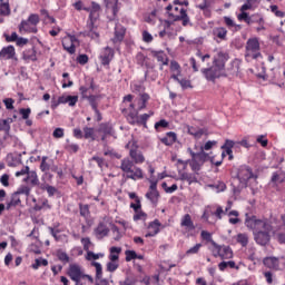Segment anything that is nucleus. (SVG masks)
I'll list each match as a JSON object with an SVG mask.
<instances>
[{
    "mask_svg": "<svg viewBox=\"0 0 285 285\" xmlns=\"http://www.w3.org/2000/svg\"><path fill=\"white\" fill-rule=\"evenodd\" d=\"M230 59V56L226 51H217L213 57V62L210 67L202 68L200 72L206 79V81H210L215 83L217 79H222V77H226V62Z\"/></svg>",
    "mask_w": 285,
    "mask_h": 285,
    "instance_id": "nucleus-3",
    "label": "nucleus"
},
{
    "mask_svg": "<svg viewBox=\"0 0 285 285\" xmlns=\"http://www.w3.org/2000/svg\"><path fill=\"white\" fill-rule=\"evenodd\" d=\"M0 57H3V59H14V61H17V51L14 46L9 45L3 47L0 51Z\"/></svg>",
    "mask_w": 285,
    "mask_h": 285,
    "instance_id": "nucleus-21",
    "label": "nucleus"
},
{
    "mask_svg": "<svg viewBox=\"0 0 285 285\" xmlns=\"http://www.w3.org/2000/svg\"><path fill=\"white\" fill-rule=\"evenodd\" d=\"M65 150L70 154L79 153V146L75 142H70V139H66Z\"/></svg>",
    "mask_w": 285,
    "mask_h": 285,
    "instance_id": "nucleus-43",
    "label": "nucleus"
},
{
    "mask_svg": "<svg viewBox=\"0 0 285 285\" xmlns=\"http://www.w3.org/2000/svg\"><path fill=\"white\" fill-rule=\"evenodd\" d=\"M246 57L252 59H259L262 52H259V40L257 38H249L246 42Z\"/></svg>",
    "mask_w": 285,
    "mask_h": 285,
    "instance_id": "nucleus-7",
    "label": "nucleus"
},
{
    "mask_svg": "<svg viewBox=\"0 0 285 285\" xmlns=\"http://www.w3.org/2000/svg\"><path fill=\"white\" fill-rule=\"evenodd\" d=\"M125 37H126V27L117 23L115 26L114 38L111 39L112 43H121Z\"/></svg>",
    "mask_w": 285,
    "mask_h": 285,
    "instance_id": "nucleus-14",
    "label": "nucleus"
},
{
    "mask_svg": "<svg viewBox=\"0 0 285 285\" xmlns=\"http://www.w3.org/2000/svg\"><path fill=\"white\" fill-rule=\"evenodd\" d=\"M252 23H258V24L264 23V17H262V14L259 13H254L249 16V26H252Z\"/></svg>",
    "mask_w": 285,
    "mask_h": 285,
    "instance_id": "nucleus-54",
    "label": "nucleus"
},
{
    "mask_svg": "<svg viewBox=\"0 0 285 285\" xmlns=\"http://www.w3.org/2000/svg\"><path fill=\"white\" fill-rule=\"evenodd\" d=\"M107 10L112 12L114 17H117L119 12V0H105Z\"/></svg>",
    "mask_w": 285,
    "mask_h": 285,
    "instance_id": "nucleus-29",
    "label": "nucleus"
},
{
    "mask_svg": "<svg viewBox=\"0 0 285 285\" xmlns=\"http://www.w3.org/2000/svg\"><path fill=\"white\" fill-rule=\"evenodd\" d=\"M159 228H161V223L159 219H155L148 225V233L145 235V237H155L156 235H159Z\"/></svg>",
    "mask_w": 285,
    "mask_h": 285,
    "instance_id": "nucleus-22",
    "label": "nucleus"
},
{
    "mask_svg": "<svg viewBox=\"0 0 285 285\" xmlns=\"http://www.w3.org/2000/svg\"><path fill=\"white\" fill-rule=\"evenodd\" d=\"M22 59L26 63H30V61H37V47L35 45H30L22 51Z\"/></svg>",
    "mask_w": 285,
    "mask_h": 285,
    "instance_id": "nucleus-12",
    "label": "nucleus"
},
{
    "mask_svg": "<svg viewBox=\"0 0 285 285\" xmlns=\"http://www.w3.org/2000/svg\"><path fill=\"white\" fill-rule=\"evenodd\" d=\"M188 153L191 158L198 160L200 164H204L208 159V154H206L204 149L199 153H195L193 149L188 148Z\"/></svg>",
    "mask_w": 285,
    "mask_h": 285,
    "instance_id": "nucleus-28",
    "label": "nucleus"
},
{
    "mask_svg": "<svg viewBox=\"0 0 285 285\" xmlns=\"http://www.w3.org/2000/svg\"><path fill=\"white\" fill-rule=\"evenodd\" d=\"M214 37H217L220 41H228V30L224 27H216L213 30Z\"/></svg>",
    "mask_w": 285,
    "mask_h": 285,
    "instance_id": "nucleus-27",
    "label": "nucleus"
},
{
    "mask_svg": "<svg viewBox=\"0 0 285 285\" xmlns=\"http://www.w3.org/2000/svg\"><path fill=\"white\" fill-rule=\"evenodd\" d=\"M126 148L129 149V157H126L120 163V170L124 173L126 179H144V170L140 167H137L139 164L146 161L144 153L139 150L137 142L127 144Z\"/></svg>",
    "mask_w": 285,
    "mask_h": 285,
    "instance_id": "nucleus-1",
    "label": "nucleus"
},
{
    "mask_svg": "<svg viewBox=\"0 0 285 285\" xmlns=\"http://www.w3.org/2000/svg\"><path fill=\"white\" fill-rule=\"evenodd\" d=\"M224 22L225 24L227 26V28H229V30H234L237 31V30H242V24H237L235 23V20H233L230 17H224Z\"/></svg>",
    "mask_w": 285,
    "mask_h": 285,
    "instance_id": "nucleus-42",
    "label": "nucleus"
},
{
    "mask_svg": "<svg viewBox=\"0 0 285 285\" xmlns=\"http://www.w3.org/2000/svg\"><path fill=\"white\" fill-rule=\"evenodd\" d=\"M27 21H29L30 26H32L33 28H37V26H39V21H41V19L39 18V14L30 13Z\"/></svg>",
    "mask_w": 285,
    "mask_h": 285,
    "instance_id": "nucleus-51",
    "label": "nucleus"
},
{
    "mask_svg": "<svg viewBox=\"0 0 285 285\" xmlns=\"http://www.w3.org/2000/svg\"><path fill=\"white\" fill-rule=\"evenodd\" d=\"M263 264H264V267L269 268V271H282L278 257H275V256L264 257Z\"/></svg>",
    "mask_w": 285,
    "mask_h": 285,
    "instance_id": "nucleus-13",
    "label": "nucleus"
},
{
    "mask_svg": "<svg viewBox=\"0 0 285 285\" xmlns=\"http://www.w3.org/2000/svg\"><path fill=\"white\" fill-rule=\"evenodd\" d=\"M131 92H135V95H139V97H141V95H147L146 94V86H144L141 82H134L131 86Z\"/></svg>",
    "mask_w": 285,
    "mask_h": 285,
    "instance_id": "nucleus-34",
    "label": "nucleus"
},
{
    "mask_svg": "<svg viewBox=\"0 0 285 285\" xmlns=\"http://www.w3.org/2000/svg\"><path fill=\"white\" fill-rule=\"evenodd\" d=\"M83 137H85V139H92V141H95V128L85 127L83 128Z\"/></svg>",
    "mask_w": 285,
    "mask_h": 285,
    "instance_id": "nucleus-55",
    "label": "nucleus"
},
{
    "mask_svg": "<svg viewBox=\"0 0 285 285\" xmlns=\"http://www.w3.org/2000/svg\"><path fill=\"white\" fill-rule=\"evenodd\" d=\"M188 164H190V159H187V160L177 159L176 166L178 168V171L183 170V173H186V168H188Z\"/></svg>",
    "mask_w": 285,
    "mask_h": 285,
    "instance_id": "nucleus-57",
    "label": "nucleus"
},
{
    "mask_svg": "<svg viewBox=\"0 0 285 285\" xmlns=\"http://www.w3.org/2000/svg\"><path fill=\"white\" fill-rule=\"evenodd\" d=\"M189 166H190L193 173L198 175L199 171L202 170V166H204V164L199 163V160H197V158H191V159H189Z\"/></svg>",
    "mask_w": 285,
    "mask_h": 285,
    "instance_id": "nucleus-39",
    "label": "nucleus"
},
{
    "mask_svg": "<svg viewBox=\"0 0 285 285\" xmlns=\"http://www.w3.org/2000/svg\"><path fill=\"white\" fill-rule=\"evenodd\" d=\"M245 226L248 230H253L254 242L258 246H268L271 244V232L273 230V225L268 219H258L257 216L245 214Z\"/></svg>",
    "mask_w": 285,
    "mask_h": 285,
    "instance_id": "nucleus-2",
    "label": "nucleus"
},
{
    "mask_svg": "<svg viewBox=\"0 0 285 285\" xmlns=\"http://www.w3.org/2000/svg\"><path fill=\"white\" fill-rule=\"evenodd\" d=\"M16 194H18V196L20 195H26V197L30 196V187L28 186H20L17 191H14Z\"/></svg>",
    "mask_w": 285,
    "mask_h": 285,
    "instance_id": "nucleus-61",
    "label": "nucleus"
},
{
    "mask_svg": "<svg viewBox=\"0 0 285 285\" xmlns=\"http://www.w3.org/2000/svg\"><path fill=\"white\" fill-rule=\"evenodd\" d=\"M180 226L186 228V230H195V223H193V217H190V214H185L183 216Z\"/></svg>",
    "mask_w": 285,
    "mask_h": 285,
    "instance_id": "nucleus-26",
    "label": "nucleus"
},
{
    "mask_svg": "<svg viewBox=\"0 0 285 285\" xmlns=\"http://www.w3.org/2000/svg\"><path fill=\"white\" fill-rule=\"evenodd\" d=\"M208 188H213L215 193H224V190H226V183L217 180L215 184L208 185Z\"/></svg>",
    "mask_w": 285,
    "mask_h": 285,
    "instance_id": "nucleus-40",
    "label": "nucleus"
},
{
    "mask_svg": "<svg viewBox=\"0 0 285 285\" xmlns=\"http://www.w3.org/2000/svg\"><path fill=\"white\" fill-rule=\"evenodd\" d=\"M110 233V228L104 222H100L97 227L94 229V235H96L97 239H104V237H108Z\"/></svg>",
    "mask_w": 285,
    "mask_h": 285,
    "instance_id": "nucleus-15",
    "label": "nucleus"
},
{
    "mask_svg": "<svg viewBox=\"0 0 285 285\" xmlns=\"http://www.w3.org/2000/svg\"><path fill=\"white\" fill-rule=\"evenodd\" d=\"M24 181L31 184L32 186H39V176H37V171H29L27 173V177Z\"/></svg>",
    "mask_w": 285,
    "mask_h": 285,
    "instance_id": "nucleus-36",
    "label": "nucleus"
},
{
    "mask_svg": "<svg viewBox=\"0 0 285 285\" xmlns=\"http://www.w3.org/2000/svg\"><path fill=\"white\" fill-rule=\"evenodd\" d=\"M0 17H10V0H0Z\"/></svg>",
    "mask_w": 285,
    "mask_h": 285,
    "instance_id": "nucleus-31",
    "label": "nucleus"
},
{
    "mask_svg": "<svg viewBox=\"0 0 285 285\" xmlns=\"http://www.w3.org/2000/svg\"><path fill=\"white\" fill-rule=\"evenodd\" d=\"M119 253H121V247H111L109 262H119Z\"/></svg>",
    "mask_w": 285,
    "mask_h": 285,
    "instance_id": "nucleus-45",
    "label": "nucleus"
},
{
    "mask_svg": "<svg viewBox=\"0 0 285 285\" xmlns=\"http://www.w3.org/2000/svg\"><path fill=\"white\" fill-rule=\"evenodd\" d=\"M212 246L215 248L213 252L214 257H220V259H233V249L230 246H222L215 242H212Z\"/></svg>",
    "mask_w": 285,
    "mask_h": 285,
    "instance_id": "nucleus-8",
    "label": "nucleus"
},
{
    "mask_svg": "<svg viewBox=\"0 0 285 285\" xmlns=\"http://www.w3.org/2000/svg\"><path fill=\"white\" fill-rule=\"evenodd\" d=\"M271 181H272V184H284V181H285V171L284 170L274 171L272 174Z\"/></svg>",
    "mask_w": 285,
    "mask_h": 285,
    "instance_id": "nucleus-32",
    "label": "nucleus"
},
{
    "mask_svg": "<svg viewBox=\"0 0 285 285\" xmlns=\"http://www.w3.org/2000/svg\"><path fill=\"white\" fill-rule=\"evenodd\" d=\"M160 141L165 146H173L177 141V134L175 131H169L160 139Z\"/></svg>",
    "mask_w": 285,
    "mask_h": 285,
    "instance_id": "nucleus-30",
    "label": "nucleus"
},
{
    "mask_svg": "<svg viewBox=\"0 0 285 285\" xmlns=\"http://www.w3.org/2000/svg\"><path fill=\"white\" fill-rule=\"evenodd\" d=\"M119 268V262L109 261L107 263V271L108 273H115Z\"/></svg>",
    "mask_w": 285,
    "mask_h": 285,
    "instance_id": "nucleus-62",
    "label": "nucleus"
},
{
    "mask_svg": "<svg viewBox=\"0 0 285 285\" xmlns=\"http://www.w3.org/2000/svg\"><path fill=\"white\" fill-rule=\"evenodd\" d=\"M177 83L180 85V87L183 88V90H188V88H193V85L190 83V80L188 79H179L176 80Z\"/></svg>",
    "mask_w": 285,
    "mask_h": 285,
    "instance_id": "nucleus-60",
    "label": "nucleus"
},
{
    "mask_svg": "<svg viewBox=\"0 0 285 285\" xmlns=\"http://www.w3.org/2000/svg\"><path fill=\"white\" fill-rule=\"evenodd\" d=\"M228 216L229 217H235V218H229L228 219V223L232 224L233 226H235V225L239 224V222H242V219L238 218L239 217V212H237V210H230L228 213Z\"/></svg>",
    "mask_w": 285,
    "mask_h": 285,
    "instance_id": "nucleus-47",
    "label": "nucleus"
},
{
    "mask_svg": "<svg viewBox=\"0 0 285 285\" xmlns=\"http://www.w3.org/2000/svg\"><path fill=\"white\" fill-rule=\"evenodd\" d=\"M40 266H48V259L36 258L35 263L31 265V268H33V271H39Z\"/></svg>",
    "mask_w": 285,
    "mask_h": 285,
    "instance_id": "nucleus-53",
    "label": "nucleus"
},
{
    "mask_svg": "<svg viewBox=\"0 0 285 285\" xmlns=\"http://www.w3.org/2000/svg\"><path fill=\"white\" fill-rule=\"evenodd\" d=\"M218 268L219 271L224 272L227 268H235L236 271H239V266H237V264L235 263V261H223L218 264Z\"/></svg>",
    "mask_w": 285,
    "mask_h": 285,
    "instance_id": "nucleus-35",
    "label": "nucleus"
},
{
    "mask_svg": "<svg viewBox=\"0 0 285 285\" xmlns=\"http://www.w3.org/2000/svg\"><path fill=\"white\" fill-rule=\"evenodd\" d=\"M173 4L166 7L168 16V20H166V23H168V26H173L175 21H183V26H187L188 23H190V18L188 17L186 9L180 8L179 13H176L173 11Z\"/></svg>",
    "mask_w": 285,
    "mask_h": 285,
    "instance_id": "nucleus-5",
    "label": "nucleus"
},
{
    "mask_svg": "<svg viewBox=\"0 0 285 285\" xmlns=\"http://www.w3.org/2000/svg\"><path fill=\"white\" fill-rule=\"evenodd\" d=\"M85 99H87V101H88L89 105L91 106L94 112H98V114H99V108H97V106H98V105H97V96L90 95V96H88V97L85 98Z\"/></svg>",
    "mask_w": 285,
    "mask_h": 285,
    "instance_id": "nucleus-50",
    "label": "nucleus"
},
{
    "mask_svg": "<svg viewBox=\"0 0 285 285\" xmlns=\"http://www.w3.org/2000/svg\"><path fill=\"white\" fill-rule=\"evenodd\" d=\"M236 242L245 248V246H248V234H237Z\"/></svg>",
    "mask_w": 285,
    "mask_h": 285,
    "instance_id": "nucleus-49",
    "label": "nucleus"
},
{
    "mask_svg": "<svg viewBox=\"0 0 285 285\" xmlns=\"http://www.w3.org/2000/svg\"><path fill=\"white\" fill-rule=\"evenodd\" d=\"M148 101H150V95L141 94L137 100V110L139 112H141V110H146V108H148Z\"/></svg>",
    "mask_w": 285,
    "mask_h": 285,
    "instance_id": "nucleus-25",
    "label": "nucleus"
},
{
    "mask_svg": "<svg viewBox=\"0 0 285 285\" xmlns=\"http://www.w3.org/2000/svg\"><path fill=\"white\" fill-rule=\"evenodd\" d=\"M17 206H21V197L16 194H11L10 200L7 202L6 210H12V208H17Z\"/></svg>",
    "mask_w": 285,
    "mask_h": 285,
    "instance_id": "nucleus-24",
    "label": "nucleus"
},
{
    "mask_svg": "<svg viewBox=\"0 0 285 285\" xmlns=\"http://www.w3.org/2000/svg\"><path fill=\"white\" fill-rule=\"evenodd\" d=\"M269 8H271L272 12L275 13V17H279L281 19H284L285 12L279 11V7H277V4H272Z\"/></svg>",
    "mask_w": 285,
    "mask_h": 285,
    "instance_id": "nucleus-63",
    "label": "nucleus"
},
{
    "mask_svg": "<svg viewBox=\"0 0 285 285\" xmlns=\"http://www.w3.org/2000/svg\"><path fill=\"white\" fill-rule=\"evenodd\" d=\"M40 188L41 190H47L48 197H55V194L57 193V188L48 184H41Z\"/></svg>",
    "mask_w": 285,
    "mask_h": 285,
    "instance_id": "nucleus-48",
    "label": "nucleus"
},
{
    "mask_svg": "<svg viewBox=\"0 0 285 285\" xmlns=\"http://www.w3.org/2000/svg\"><path fill=\"white\" fill-rule=\"evenodd\" d=\"M125 261L126 262H132V259H137V252L131 250V249H127L125 252Z\"/></svg>",
    "mask_w": 285,
    "mask_h": 285,
    "instance_id": "nucleus-59",
    "label": "nucleus"
},
{
    "mask_svg": "<svg viewBox=\"0 0 285 285\" xmlns=\"http://www.w3.org/2000/svg\"><path fill=\"white\" fill-rule=\"evenodd\" d=\"M170 72H173L171 78L174 81H179V77H181V66L176 60L170 61Z\"/></svg>",
    "mask_w": 285,
    "mask_h": 285,
    "instance_id": "nucleus-23",
    "label": "nucleus"
},
{
    "mask_svg": "<svg viewBox=\"0 0 285 285\" xmlns=\"http://www.w3.org/2000/svg\"><path fill=\"white\" fill-rule=\"evenodd\" d=\"M56 257H57V259H59V262H61L62 264H70V256H69L68 253H66V250H63V249H57V250H56Z\"/></svg>",
    "mask_w": 285,
    "mask_h": 285,
    "instance_id": "nucleus-37",
    "label": "nucleus"
},
{
    "mask_svg": "<svg viewBox=\"0 0 285 285\" xmlns=\"http://www.w3.org/2000/svg\"><path fill=\"white\" fill-rule=\"evenodd\" d=\"M178 180L187 181L188 185L197 184V174L186 173L181 169L178 170Z\"/></svg>",
    "mask_w": 285,
    "mask_h": 285,
    "instance_id": "nucleus-17",
    "label": "nucleus"
},
{
    "mask_svg": "<svg viewBox=\"0 0 285 285\" xmlns=\"http://www.w3.org/2000/svg\"><path fill=\"white\" fill-rule=\"evenodd\" d=\"M148 181H149L150 186H149V189L146 193L145 197L151 204H157V202H159V190H157V180L149 179Z\"/></svg>",
    "mask_w": 285,
    "mask_h": 285,
    "instance_id": "nucleus-9",
    "label": "nucleus"
},
{
    "mask_svg": "<svg viewBox=\"0 0 285 285\" xmlns=\"http://www.w3.org/2000/svg\"><path fill=\"white\" fill-rule=\"evenodd\" d=\"M121 112L130 126H144V128H148V120L155 115V111H149L139 116V109L128 111L126 108H122Z\"/></svg>",
    "mask_w": 285,
    "mask_h": 285,
    "instance_id": "nucleus-4",
    "label": "nucleus"
},
{
    "mask_svg": "<svg viewBox=\"0 0 285 285\" xmlns=\"http://www.w3.org/2000/svg\"><path fill=\"white\" fill-rule=\"evenodd\" d=\"M151 55L157 59L158 63H160L159 70H164V66H168L169 59L165 51H153Z\"/></svg>",
    "mask_w": 285,
    "mask_h": 285,
    "instance_id": "nucleus-19",
    "label": "nucleus"
},
{
    "mask_svg": "<svg viewBox=\"0 0 285 285\" xmlns=\"http://www.w3.org/2000/svg\"><path fill=\"white\" fill-rule=\"evenodd\" d=\"M43 208H47L48 210L52 208V206H50V204L48 203V199H43L41 205L37 204L33 206V210L36 212L43 210Z\"/></svg>",
    "mask_w": 285,
    "mask_h": 285,
    "instance_id": "nucleus-58",
    "label": "nucleus"
},
{
    "mask_svg": "<svg viewBox=\"0 0 285 285\" xmlns=\"http://www.w3.org/2000/svg\"><path fill=\"white\" fill-rule=\"evenodd\" d=\"M205 224H215V220H210V206L205 207L200 217Z\"/></svg>",
    "mask_w": 285,
    "mask_h": 285,
    "instance_id": "nucleus-46",
    "label": "nucleus"
},
{
    "mask_svg": "<svg viewBox=\"0 0 285 285\" xmlns=\"http://www.w3.org/2000/svg\"><path fill=\"white\" fill-rule=\"evenodd\" d=\"M91 266L96 267V285H110L108 279L102 278L104 277V267L101 266V263L91 262Z\"/></svg>",
    "mask_w": 285,
    "mask_h": 285,
    "instance_id": "nucleus-10",
    "label": "nucleus"
},
{
    "mask_svg": "<svg viewBox=\"0 0 285 285\" xmlns=\"http://www.w3.org/2000/svg\"><path fill=\"white\" fill-rule=\"evenodd\" d=\"M98 132H101L102 135H112L115 130L112 129V125L108 122H102L99 126Z\"/></svg>",
    "mask_w": 285,
    "mask_h": 285,
    "instance_id": "nucleus-41",
    "label": "nucleus"
},
{
    "mask_svg": "<svg viewBox=\"0 0 285 285\" xmlns=\"http://www.w3.org/2000/svg\"><path fill=\"white\" fill-rule=\"evenodd\" d=\"M3 131L2 139L6 141L10 137V122L7 119L0 120V132Z\"/></svg>",
    "mask_w": 285,
    "mask_h": 285,
    "instance_id": "nucleus-33",
    "label": "nucleus"
},
{
    "mask_svg": "<svg viewBox=\"0 0 285 285\" xmlns=\"http://www.w3.org/2000/svg\"><path fill=\"white\" fill-rule=\"evenodd\" d=\"M68 275L70 279H81L83 277V272H81V266L78 264L69 265Z\"/></svg>",
    "mask_w": 285,
    "mask_h": 285,
    "instance_id": "nucleus-20",
    "label": "nucleus"
},
{
    "mask_svg": "<svg viewBox=\"0 0 285 285\" xmlns=\"http://www.w3.org/2000/svg\"><path fill=\"white\" fill-rule=\"evenodd\" d=\"M255 174H253V169L249 166L242 165L237 171V179L243 188L248 186V180L253 179Z\"/></svg>",
    "mask_w": 285,
    "mask_h": 285,
    "instance_id": "nucleus-6",
    "label": "nucleus"
},
{
    "mask_svg": "<svg viewBox=\"0 0 285 285\" xmlns=\"http://www.w3.org/2000/svg\"><path fill=\"white\" fill-rule=\"evenodd\" d=\"M18 30L21 33L28 32L31 35H37V32H39V29L30 24L28 20H21L20 24L18 26Z\"/></svg>",
    "mask_w": 285,
    "mask_h": 285,
    "instance_id": "nucleus-18",
    "label": "nucleus"
},
{
    "mask_svg": "<svg viewBox=\"0 0 285 285\" xmlns=\"http://www.w3.org/2000/svg\"><path fill=\"white\" fill-rule=\"evenodd\" d=\"M136 61L138 63V66H146V68H150V65L146 61H148V57H146V55H144L142 52H138L136 55Z\"/></svg>",
    "mask_w": 285,
    "mask_h": 285,
    "instance_id": "nucleus-44",
    "label": "nucleus"
},
{
    "mask_svg": "<svg viewBox=\"0 0 285 285\" xmlns=\"http://www.w3.org/2000/svg\"><path fill=\"white\" fill-rule=\"evenodd\" d=\"M85 12H89V19L92 21L95 12H99L101 10V6L97 2H91V7L83 8Z\"/></svg>",
    "mask_w": 285,
    "mask_h": 285,
    "instance_id": "nucleus-38",
    "label": "nucleus"
},
{
    "mask_svg": "<svg viewBox=\"0 0 285 285\" xmlns=\"http://www.w3.org/2000/svg\"><path fill=\"white\" fill-rule=\"evenodd\" d=\"M79 210H80V216L85 217V219H87V217L90 216V206L79 204Z\"/></svg>",
    "mask_w": 285,
    "mask_h": 285,
    "instance_id": "nucleus-56",
    "label": "nucleus"
},
{
    "mask_svg": "<svg viewBox=\"0 0 285 285\" xmlns=\"http://www.w3.org/2000/svg\"><path fill=\"white\" fill-rule=\"evenodd\" d=\"M87 37H90V39H98L99 32L95 31V22L90 20L89 30L87 31Z\"/></svg>",
    "mask_w": 285,
    "mask_h": 285,
    "instance_id": "nucleus-52",
    "label": "nucleus"
},
{
    "mask_svg": "<svg viewBox=\"0 0 285 285\" xmlns=\"http://www.w3.org/2000/svg\"><path fill=\"white\" fill-rule=\"evenodd\" d=\"M115 57V50L110 47H106L104 51L100 55V61L102 66H110V62L112 61Z\"/></svg>",
    "mask_w": 285,
    "mask_h": 285,
    "instance_id": "nucleus-16",
    "label": "nucleus"
},
{
    "mask_svg": "<svg viewBox=\"0 0 285 285\" xmlns=\"http://www.w3.org/2000/svg\"><path fill=\"white\" fill-rule=\"evenodd\" d=\"M169 122L166 119L157 121L154 126L155 130L159 131V128H168Z\"/></svg>",
    "mask_w": 285,
    "mask_h": 285,
    "instance_id": "nucleus-64",
    "label": "nucleus"
},
{
    "mask_svg": "<svg viewBox=\"0 0 285 285\" xmlns=\"http://www.w3.org/2000/svg\"><path fill=\"white\" fill-rule=\"evenodd\" d=\"M75 41H77V38L75 36H67L62 39V48L69 55H75V52H77V47L75 46Z\"/></svg>",
    "mask_w": 285,
    "mask_h": 285,
    "instance_id": "nucleus-11",
    "label": "nucleus"
}]
</instances>
